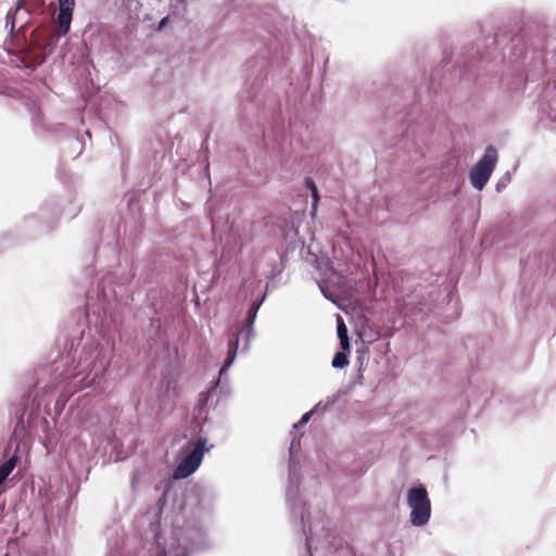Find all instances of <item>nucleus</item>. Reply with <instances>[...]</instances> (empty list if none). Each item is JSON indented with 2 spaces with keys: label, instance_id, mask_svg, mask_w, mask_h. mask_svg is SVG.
<instances>
[{
  "label": "nucleus",
  "instance_id": "f257e3e1",
  "mask_svg": "<svg viewBox=\"0 0 556 556\" xmlns=\"http://www.w3.org/2000/svg\"><path fill=\"white\" fill-rule=\"evenodd\" d=\"M84 342L79 361L76 365H67L53 379L52 386L63 384L62 392L66 397L77 391L91 389L100 390L105 382V372L114 356V344H94L90 338L85 336V328L81 325L72 331L70 340L65 344L66 362L72 357V351H77L78 345Z\"/></svg>",
  "mask_w": 556,
  "mask_h": 556
},
{
  "label": "nucleus",
  "instance_id": "f03ea898",
  "mask_svg": "<svg viewBox=\"0 0 556 556\" xmlns=\"http://www.w3.org/2000/svg\"><path fill=\"white\" fill-rule=\"evenodd\" d=\"M29 9L23 1L17 2L14 11H9L5 16V28H9L5 49L16 67L33 72L51 53L55 38L43 27L29 29Z\"/></svg>",
  "mask_w": 556,
  "mask_h": 556
},
{
  "label": "nucleus",
  "instance_id": "7ed1b4c3",
  "mask_svg": "<svg viewBox=\"0 0 556 556\" xmlns=\"http://www.w3.org/2000/svg\"><path fill=\"white\" fill-rule=\"evenodd\" d=\"M266 294H263L261 299L255 300L251 303L245 321L243 324L236 323L233 324L227 332V356L226 359L218 371V378L213 380L211 387L207 390V397H212L217 389H223L222 382L223 378L227 376L229 368L235 363L238 352H239V343L240 339L243 338V345L241 348V353H248L250 350L251 341L255 337L254 331V323L257 316V312L262 306Z\"/></svg>",
  "mask_w": 556,
  "mask_h": 556
},
{
  "label": "nucleus",
  "instance_id": "20e7f679",
  "mask_svg": "<svg viewBox=\"0 0 556 556\" xmlns=\"http://www.w3.org/2000/svg\"><path fill=\"white\" fill-rule=\"evenodd\" d=\"M116 273H110L98 283L97 290H89L86 295V317L90 315L101 318L105 316L113 300H122L127 286L132 279L131 274H124L116 281Z\"/></svg>",
  "mask_w": 556,
  "mask_h": 556
},
{
  "label": "nucleus",
  "instance_id": "39448f33",
  "mask_svg": "<svg viewBox=\"0 0 556 556\" xmlns=\"http://www.w3.org/2000/svg\"><path fill=\"white\" fill-rule=\"evenodd\" d=\"M300 446V439L293 437L289 447V468H288V485L286 490L287 504L294 520L299 522L303 531L306 532L309 522V514L306 509V503L300 497V463L295 456V447Z\"/></svg>",
  "mask_w": 556,
  "mask_h": 556
},
{
  "label": "nucleus",
  "instance_id": "423d86ee",
  "mask_svg": "<svg viewBox=\"0 0 556 556\" xmlns=\"http://www.w3.org/2000/svg\"><path fill=\"white\" fill-rule=\"evenodd\" d=\"M206 438L198 441H188L179 452L180 460L172 473L174 480H182L194 473L200 467L204 454L208 448L205 446Z\"/></svg>",
  "mask_w": 556,
  "mask_h": 556
},
{
  "label": "nucleus",
  "instance_id": "0eeeda50",
  "mask_svg": "<svg viewBox=\"0 0 556 556\" xmlns=\"http://www.w3.org/2000/svg\"><path fill=\"white\" fill-rule=\"evenodd\" d=\"M81 211V203L76 201V192L67 191L63 198L48 200L39 210V217L50 227L61 216L70 219Z\"/></svg>",
  "mask_w": 556,
  "mask_h": 556
},
{
  "label": "nucleus",
  "instance_id": "6e6552de",
  "mask_svg": "<svg viewBox=\"0 0 556 556\" xmlns=\"http://www.w3.org/2000/svg\"><path fill=\"white\" fill-rule=\"evenodd\" d=\"M406 503L410 508L409 521L415 527L426 526L431 517V502L425 485L412 486L406 493Z\"/></svg>",
  "mask_w": 556,
  "mask_h": 556
},
{
  "label": "nucleus",
  "instance_id": "1a4fd4ad",
  "mask_svg": "<svg viewBox=\"0 0 556 556\" xmlns=\"http://www.w3.org/2000/svg\"><path fill=\"white\" fill-rule=\"evenodd\" d=\"M497 150L493 146H488L480 160L471 167L469 180L471 186L481 191L488 184L497 163Z\"/></svg>",
  "mask_w": 556,
  "mask_h": 556
},
{
  "label": "nucleus",
  "instance_id": "9d476101",
  "mask_svg": "<svg viewBox=\"0 0 556 556\" xmlns=\"http://www.w3.org/2000/svg\"><path fill=\"white\" fill-rule=\"evenodd\" d=\"M21 405L23 406L22 412L17 415L13 432L16 438H23L27 428L33 427L40 409V403L36 402L35 399H31L30 394L23 396Z\"/></svg>",
  "mask_w": 556,
  "mask_h": 556
},
{
  "label": "nucleus",
  "instance_id": "9b49d317",
  "mask_svg": "<svg viewBox=\"0 0 556 556\" xmlns=\"http://www.w3.org/2000/svg\"><path fill=\"white\" fill-rule=\"evenodd\" d=\"M505 41V37L502 35L495 34L494 37L485 38L483 48L485 49L484 52H481L480 50L477 51L479 62L481 63H494V64H502L505 62L506 59V52L505 49L503 51L498 52V47Z\"/></svg>",
  "mask_w": 556,
  "mask_h": 556
},
{
  "label": "nucleus",
  "instance_id": "f8f14e48",
  "mask_svg": "<svg viewBox=\"0 0 556 556\" xmlns=\"http://www.w3.org/2000/svg\"><path fill=\"white\" fill-rule=\"evenodd\" d=\"M541 113L543 117L549 122H556V79L551 83L548 81L542 89L541 96Z\"/></svg>",
  "mask_w": 556,
  "mask_h": 556
},
{
  "label": "nucleus",
  "instance_id": "ddd939ff",
  "mask_svg": "<svg viewBox=\"0 0 556 556\" xmlns=\"http://www.w3.org/2000/svg\"><path fill=\"white\" fill-rule=\"evenodd\" d=\"M31 125L34 132L41 138L56 137L64 129V124H48L43 114L38 110L31 111Z\"/></svg>",
  "mask_w": 556,
  "mask_h": 556
},
{
  "label": "nucleus",
  "instance_id": "4468645a",
  "mask_svg": "<svg viewBox=\"0 0 556 556\" xmlns=\"http://www.w3.org/2000/svg\"><path fill=\"white\" fill-rule=\"evenodd\" d=\"M59 12L56 16L59 35H66L71 28L73 11L75 7L74 0H58Z\"/></svg>",
  "mask_w": 556,
  "mask_h": 556
},
{
  "label": "nucleus",
  "instance_id": "2eb2a0df",
  "mask_svg": "<svg viewBox=\"0 0 556 556\" xmlns=\"http://www.w3.org/2000/svg\"><path fill=\"white\" fill-rule=\"evenodd\" d=\"M105 412L109 416V421L100 422L98 421L97 425L86 426V429H88L93 435L102 437L105 434L108 428L112 427L118 418V408L113 406L105 407Z\"/></svg>",
  "mask_w": 556,
  "mask_h": 556
},
{
  "label": "nucleus",
  "instance_id": "dca6fc26",
  "mask_svg": "<svg viewBox=\"0 0 556 556\" xmlns=\"http://www.w3.org/2000/svg\"><path fill=\"white\" fill-rule=\"evenodd\" d=\"M523 41V38L521 36H514L510 39V55H509V62H516L519 59L526 60L527 59V50L525 49H518V46Z\"/></svg>",
  "mask_w": 556,
  "mask_h": 556
},
{
  "label": "nucleus",
  "instance_id": "f3484780",
  "mask_svg": "<svg viewBox=\"0 0 556 556\" xmlns=\"http://www.w3.org/2000/svg\"><path fill=\"white\" fill-rule=\"evenodd\" d=\"M478 50H480L482 52L480 45L477 46L476 51H475V48H471L472 52H468V51L466 52V55H465V59H464V63H463L464 68L466 71H472L473 67L476 66V63L480 67H483V68L485 67L484 63L479 62L478 54H477ZM484 51H485V49L483 48V52Z\"/></svg>",
  "mask_w": 556,
  "mask_h": 556
},
{
  "label": "nucleus",
  "instance_id": "a211bd4d",
  "mask_svg": "<svg viewBox=\"0 0 556 556\" xmlns=\"http://www.w3.org/2000/svg\"><path fill=\"white\" fill-rule=\"evenodd\" d=\"M339 394H332L328 396L325 401H319L308 412L312 413V416L317 414H324L330 406H332L339 400Z\"/></svg>",
  "mask_w": 556,
  "mask_h": 556
},
{
  "label": "nucleus",
  "instance_id": "6ab92c4d",
  "mask_svg": "<svg viewBox=\"0 0 556 556\" xmlns=\"http://www.w3.org/2000/svg\"><path fill=\"white\" fill-rule=\"evenodd\" d=\"M337 333H338V338L340 340L342 350L349 351L351 348V344H350V339H349V334H348V328H346L345 324L343 323V320L339 316H338Z\"/></svg>",
  "mask_w": 556,
  "mask_h": 556
},
{
  "label": "nucleus",
  "instance_id": "aec40b11",
  "mask_svg": "<svg viewBox=\"0 0 556 556\" xmlns=\"http://www.w3.org/2000/svg\"><path fill=\"white\" fill-rule=\"evenodd\" d=\"M349 365V356L343 351L337 352L332 358L331 366L336 369H343Z\"/></svg>",
  "mask_w": 556,
  "mask_h": 556
},
{
  "label": "nucleus",
  "instance_id": "412c9836",
  "mask_svg": "<svg viewBox=\"0 0 556 556\" xmlns=\"http://www.w3.org/2000/svg\"><path fill=\"white\" fill-rule=\"evenodd\" d=\"M515 86H509V90L514 91V92H519V91H522L526 87V76L523 73L521 72H518L515 76Z\"/></svg>",
  "mask_w": 556,
  "mask_h": 556
},
{
  "label": "nucleus",
  "instance_id": "4be33fe9",
  "mask_svg": "<svg viewBox=\"0 0 556 556\" xmlns=\"http://www.w3.org/2000/svg\"><path fill=\"white\" fill-rule=\"evenodd\" d=\"M122 2L125 9L129 11V13H138L142 8V4L139 0H122Z\"/></svg>",
  "mask_w": 556,
  "mask_h": 556
},
{
  "label": "nucleus",
  "instance_id": "5701e85b",
  "mask_svg": "<svg viewBox=\"0 0 556 556\" xmlns=\"http://www.w3.org/2000/svg\"><path fill=\"white\" fill-rule=\"evenodd\" d=\"M16 463H17V456L12 455L3 464H1L0 467L10 475L13 471V469L15 468Z\"/></svg>",
  "mask_w": 556,
  "mask_h": 556
},
{
  "label": "nucleus",
  "instance_id": "b1692460",
  "mask_svg": "<svg viewBox=\"0 0 556 556\" xmlns=\"http://www.w3.org/2000/svg\"><path fill=\"white\" fill-rule=\"evenodd\" d=\"M311 417H312V413H309V412L304 413L302 415V417L300 418V420L293 425V428L295 430H298V429L305 427V425L309 421Z\"/></svg>",
  "mask_w": 556,
  "mask_h": 556
},
{
  "label": "nucleus",
  "instance_id": "393cba45",
  "mask_svg": "<svg viewBox=\"0 0 556 556\" xmlns=\"http://www.w3.org/2000/svg\"><path fill=\"white\" fill-rule=\"evenodd\" d=\"M510 181V174L507 172L496 184V190L502 191Z\"/></svg>",
  "mask_w": 556,
  "mask_h": 556
},
{
  "label": "nucleus",
  "instance_id": "a878e982",
  "mask_svg": "<svg viewBox=\"0 0 556 556\" xmlns=\"http://www.w3.org/2000/svg\"><path fill=\"white\" fill-rule=\"evenodd\" d=\"M305 187L311 193H316V191H318L316 184L309 177L305 178Z\"/></svg>",
  "mask_w": 556,
  "mask_h": 556
},
{
  "label": "nucleus",
  "instance_id": "bb28decb",
  "mask_svg": "<svg viewBox=\"0 0 556 556\" xmlns=\"http://www.w3.org/2000/svg\"><path fill=\"white\" fill-rule=\"evenodd\" d=\"M318 286L323 295L330 302L336 303V296L332 293L328 292V290L323 285L318 283Z\"/></svg>",
  "mask_w": 556,
  "mask_h": 556
},
{
  "label": "nucleus",
  "instance_id": "cd10ccee",
  "mask_svg": "<svg viewBox=\"0 0 556 556\" xmlns=\"http://www.w3.org/2000/svg\"><path fill=\"white\" fill-rule=\"evenodd\" d=\"M311 197H312V215H314L316 213L317 204L319 201L318 191H316V193H311Z\"/></svg>",
  "mask_w": 556,
  "mask_h": 556
},
{
  "label": "nucleus",
  "instance_id": "c85d7f7f",
  "mask_svg": "<svg viewBox=\"0 0 556 556\" xmlns=\"http://www.w3.org/2000/svg\"><path fill=\"white\" fill-rule=\"evenodd\" d=\"M40 422H41L42 431L46 433V439L48 440L49 439L48 431L50 429L49 421L46 418H42Z\"/></svg>",
  "mask_w": 556,
  "mask_h": 556
},
{
  "label": "nucleus",
  "instance_id": "c756f323",
  "mask_svg": "<svg viewBox=\"0 0 556 556\" xmlns=\"http://www.w3.org/2000/svg\"><path fill=\"white\" fill-rule=\"evenodd\" d=\"M167 22H168V16L163 17V18L159 22L157 29H159V30H162V29L166 26Z\"/></svg>",
  "mask_w": 556,
  "mask_h": 556
},
{
  "label": "nucleus",
  "instance_id": "7c9ffc66",
  "mask_svg": "<svg viewBox=\"0 0 556 556\" xmlns=\"http://www.w3.org/2000/svg\"><path fill=\"white\" fill-rule=\"evenodd\" d=\"M10 475L0 467V485L5 481Z\"/></svg>",
  "mask_w": 556,
  "mask_h": 556
},
{
  "label": "nucleus",
  "instance_id": "2f4dec72",
  "mask_svg": "<svg viewBox=\"0 0 556 556\" xmlns=\"http://www.w3.org/2000/svg\"><path fill=\"white\" fill-rule=\"evenodd\" d=\"M10 475L0 467V485L5 481Z\"/></svg>",
  "mask_w": 556,
  "mask_h": 556
},
{
  "label": "nucleus",
  "instance_id": "473e14b6",
  "mask_svg": "<svg viewBox=\"0 0 556 556\" xmlns=\"http://www.w3.org/2000/svg\"><path fill=\"white\" fill-rule=\"evenodd\" d=\"M135 483H136V476L134 475V476H132V479H131V485H132V488H135Z\"/></svg>",
  "mask_w": 556,
  "mask_h": 556
},
{
  "label": "nucleus",
  "instance_id": "72a5a7b5",
  "mask_svg": "<svg viewBox=\"0 0 556 556\" xmlns=\"http://www.w3.org/2000/svg\"><path fill=\"white\" fill-rule=\"evenodd\" d=\"M72 142H73V143H75V144H79V141H78V139H77V138L72 139Z\"/></svg>",
  "mask_w": 556,
  "mask_h": 556
},
{
  "label": "nucleus",
  "instance_id": "f704fd0d",
  "mask_svg": "<svg viewBox=\"0 0 556 556\" xmlns=\"http://www.w3.org/2000/svg\"><path fill=\"white\" fill-rule=\"evenodd\" d=\"M151 323H152V324H154V323L160 324V319H152V320H151Z\"/></svg>",
  "mask_w": 556,
  "mask_h": 556
},
{
  "label": "nucleus",
  "instance_id": "c9c22d12",
  "mask_svg": "<svg viewBox=\"0 0 556 556\" xmlns=\"http://www.w3.org/2000/svg\"><path fill=\"white\" fill-rule=\"evenodd\" d=\"M85 134H86V136H88L89 138L91 137V135H90V131H89V130H86V132H85Z\"/></svg>",
  "mask_w": 556,
  "mask_h": 556
},
{
  "label": "nucleus",
  "instance_id": "e433bc0d",
  "mask_svg": "<svg viewBox=\"0 0 556 556\" xmlns=\"http://www.w3.org/2000/svg\"><path fill=\"white\" fill-rule=\"evenodd\" d=\"M375 339H376L375 337H371L368 341L372 342Z\"/></svg>",
  "mask_w": 556,
  "mask_h": 556
}]
</instances>
